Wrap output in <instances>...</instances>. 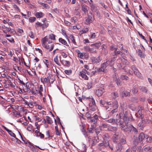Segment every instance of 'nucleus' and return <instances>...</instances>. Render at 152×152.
Returning a JSON list of instances; mask_svg holds the SVG:
<instances>
[{
    "mask_svg": "<svg viewBox=\"0 0 152 152\" xmlns=\"http://www.w3.org/2000/svg\"><path fill=\"white\" fill-rule=\"evenodd\" d=\"M87 99L90 102L89 103V110L92 111L96 110L97 108L95 104V100L92 96H91V97H87Z\"/></svg>",
    "mask_w": 152,
    "mask_h": 152,
    "instance_id": "f257e3e1",
    "label": "nucleus"
},
{
    "mask_svg": "<svg viewBox=\"0 0 152 152\" xmlns=\"http://www.w3.org/2000/svg\"><path fill=\"white\" fill-rule=\"evenodd\" d=\"M46 37H44L41 39V42L43 47L46 48L47 49H49V51H50L53 49L54 45L53 44L51 45V48H50V46L47 45L46 44V41H48L47 38Z\"/></svg>",
    "mask_w": 152,
    "mask_h": 152,
    "instance_id": "f03ea898",
    "label": "nucleus"
},
{
    "mask_svg": "<svg viewBox=\"0 0 152 152\" xmlns=\"http://www.w3.org/2000/svg\"><path fill=\"white\" fill-rule=\"evenodd\" d=\"M109 145L108 142L107 141H103L101 143H99L97 146L98 150L102 151L103 150L105 149Z\"/></svg>",
    "mask_w": 152,
    "mask_h": 152,
    "instance_id": "7ed1b4c3",
    "label": "nucleus"
},
{
    "mask_svg": "<svg viewBox=\"0 0 152 152\" xmlns=\"http://www.w3.org/2000/svg\"><path fill=\"white\" fill-rule=\"evenodd\" d=\"M117 56L115 55H113V57L111 58H110L108 56L107 57V61L106 62L107 65L110 66H113L114 64V61L116 58Z\"/></svg>",
    "mask_w": 152,
    "mask_h": 152,
    "instance_id": "20e7f679",
    "label": "nucleus"
},
{
    "mask_svg": "<svg viewBox=\"0 0 152 152\" xmlns=\"http://www.w3.org/2000/svg\"><path fill=\"white\" fill-rule=\"evenodd\" d=\"M108 66L107 64V63L104 62L101 64V67L100 68H98V72H103L104 73H106L107 72V68Z\"/></svg>",
    "mask_w": 152,
    "mask_h": 152,
    "instance_id": "39448f33",
    "label": "nucleus"
},
{
    "mask_svg": "<svg viewBox=\"0 0 152 152\" xmlns=\"http://www.w3.org/2000/svg\"><path fill=\"white\" fill-rule=\"evenodd\" d=\"M94 15H92L91 13H90L89 14H88V16L85 21V23L87 25L90 24L94 20Z\"/></svg>",
    "mask_w": 152,
    "mask_h": 152,
    "instance_id": "423d86ee",
    "label": "nucleus"
},
{
    "mask_svg": "<svg viewBox=\"0 0 152 152\" xmlns=\"http://www.w3.org/2000/svg\"><path fill=\"white\" fill-rule=\"evenodd\" d=\"M98 118V116L95 114L93 117H91L89 119L90 122L92 123L91 125L92 126L93 128H95L96 127Z\"/></svg>",
    "mask_w": 152,
    "mask_h": 152,
    "instance_id": "0eeeda50",
    "label": "nucleus"
},
{
    "mask_svg": "<svg viewBox=\"0 0 152 152\" xmlns=\"http://www.w3.org/2000/svg\"><path fill=\"white\" fill-rule=\"evenodd\" d=\"M89 74L90 73L88 72L85 69H83L82 71L80 72L79 75L84 80H88V77L86 75V74L89 75Z\"/></svg>",
    "mask_w": 152,
    "mask_h": 152,
    "instance_id": "6e6552de",
    "label": "nucleus"
},
{
    "mask_svg": "<svg viewBox=\"0 0 152 152\" xmlns=\"http://www.w3.org/2000/svg\"><path fill=\"white\" fill-rule=\"evenodd\" d=\"M127 132H131L134 133V134H137L138 133V130L133 126L130 125L127 126Z\"/></svg>",
    "mask_w": 152,
    "mask_h": 152,
    "instance_id": "1a4fd4ad",
    "label": "nucleus"
},
{
    "mask_svg": "<svg viewBox=\"0 0 152 152\" xmlns=\"http://www.w3.org/2000/svg\"><path fill=\"white\" fill-rule=\"evenodd\" d=\"M131 69L133 71L134 73L137 77L139 78H142V75L140 73L135 65H132L131 67Z\"/></svg>",
    "mask_w": 152,
    "mask_h": 152,
    "instance_id": "9d476101",
    "label": "nucleus"
},
{
    "mask_svg": "<svg viewBox=\"0 0 152 152\" xmlns=\"http://www.w3.org/2000/svg\"><path fill=\"white\" fill-rule=\"evenodd\" d=\"M52 77V75L48 74L47 77H45L43 80L42 78H40L41 82L43 84L48 83L49 82V79L51 78L50 77Z\"/></svg>",
    "mask_w": 152,
    "mask_h": 152,
    "instance_id": "9b49d317",
    "label": "nucleus"
},
{
    "mask_svg": "<svg viewBox=\"0 0 152 152\" xmlns=\"http://www.w3.org/2000/svg\"><path fill=\"white\" fill-rule=\"evenodd\" d=\"M91 62L94 64L99 63L101 61L99 56L97 57H92L91 58Z\"/></svg>",
    "mask_w": 152,
    "mask_h": 152,
    "instance_id": "f8f14e48",
    "label": "nucleus"
},
{
    "mask_svg": "<svg viewBox=\"0 0 152 152\" xmlns=\"http://www.w3.org/2000/svg\"><path fill=\"white\" fill-rule=\"evenodd\" d=\"M104 91V88H99L96 90L95 93L98 96H101L103 94Z\"/></svg>",
    "mask_w": 152,
    "mask_h": 152,
    "instance_id": "ddd939ff",
    "label": "nucleus"
},
{
    "mask_svg": "<svg viewBox=\"0 0 152 152\" xmlns=\"http://www.w3.org/2000/svg\"><path fill=\"white\" fill-rule=\"evenodd\" d=\"M2 127L5 129V130L12 137H13L15 138L17 140L18 139L16 137V135L15 134L12 132L11 130H9L5 126H2Z\"/></svg>",
    "mask_w": 152,
    "mask_h": 152,
    "instance_id": "4468645a",
    "label": "nucleus"
},
{
    "mask_svg": "<svg viewBox=\"0 0 152 152\" xmlns=\"http://www.w3.org/2000/svg\"><path fill=\"white\" fill-rule=\"evenodd\" d=\"M123 148V146L121 143H118L116 146V152H121Z\"/></svg>",
    "mask_w": 152,
    "mask_h": 152,
    "instance_id": "2eb2a0df",
    "label": "nucleus"
},
{
    "mask_svg": "<svg viewBox=\"0 0 152 152\" xmlns=\"http://www.w3.org/2000/svg\"><path fill=\"white\" fill-rule=\"evenodd\" d=\"M120 138L118 134H115L113 137L112 140L113 142L117 143L118 142V140Z\"/></svg>",
    "mask_w": 152,
    "mask_h": 152,
    "instance_id": "dca6fc26",
    "label": "nucleus"
},
{
    "mask_svg": "<svg viewBox=\"0 0 152 152\" xmlns=\"http://www.w3.org/2000/svg\"><path fill=\"white\" fill-rule=\"evenodd\" d=\"M119 115L120 118L118 119H116V121L115 124L117 125H118L119 126H120L121 125H122V124L124 123L123 121H121V114H120Z\"/></svg>",
    "mask_w": 152,
    "mask_h": 152,
    "instance_id": "f3484780",
    "label": "nucleus"
},
{
    "mask_svg": "<svg viewBox=\"0 0 152 152\" xmlns=\"http://www.w3.org/2000/svg\"><path fill=\"white\" fill-rule=\"evenodd\" d=\"M139 88L141 91L143 93H148V90L146 87L140 86L139 87Z\"/></svg>",
    "mask_w": 152,
    "mask_h": 152,
    "instance_id": "a211bd4d",
    "label": "nucleus"
},
{
    "mask_svg": "<svg viewBox=\"0 0 152 152\" xmlns=\"http://www.w3.org/2000/svg\"><path fill=\"white\" fill-rule=\"evenodd\" d=\"M107 130L113 132H115L117 130V128L116 127L110 126H108Z\"/></svg>",
    "mask_w": 152,
    "mask_h": 152,
    "instance_id": "6ab92c4d",
    "label": "nucleus"
},
{
    "mask_svg": "<svg viewBox=\"0 0 152 152\" xmlns=\"http://www.w3.org/2000/svg\"><path fill=\"white\" fill-rule=\"evenodd\" d=\"M145 137V136L143 132H141L140 133L138 136V139L139 140H140V141L141 142L144 139Z\"/></svg>",
    "mask_w": 152,
    "mask_h": 152,
    "instance_id": "aec40b11",
    "label": "nucleus"
},
{
    "mask_svg": "<svg viewBox=\"0 0 152 152\" xmlns=\"http://www.w3.org/2000/svg\"><path fill=\"white\" fill-rule=\"evenodd\" d=\"M58 58V55H57L54 59V61L55 63L59 66H61V63L59 62Z\"/></svg>",
    "mask_w": 152,
    "mask_h": 152,
    "instance_id": "412c9836",
    "label": "nucleus"
},
{
    "mask_svg": "<svg viewBox=\"0 0 152 152\" xmlns=\"http://www.w3.org/2000/svg\"><path fill=\"white\" fill-rule=\"evenodd\" d=\"M101 45V43L100 42H99L91 44V46L92 47H94L96 49H97L99 48Z\"/></svg>",
    "mask_w": 152,
    "mask_h": 152,
    "instance_id": "4be33fe9",
    "label": "nucleus"
},
{
    "mask_svg": "<svg viewBox=\"0 0 152 152\" xmlns=\"http://www.w3.org/2000/svg\"><path fill=\"white\" fill-rule=\"evenodd\" d=\"M44 15V14L42 12H37L35 14V16L37 18H40L42 17Z\"/></svg>",
    "mask_w": 152,
    "mask_h": 152,
    "instance_id": "5701e85b",
    "label": "nucleus"
},
{
    "mask_svg": "<svg viewBox=\"0 0 152 152\" xmlns=\"http://www.w3.org/2000/svg\"><path fill=\"white\" fill-rule=\"evenodd\" d=\"M116 121V119L113 118L106 120V122L112 123L113 124H115Z\"/></svg>",
    "mask_w": 152,
    "mask_h": 152,
    "instance_id": "b1692460",
    "label": "nucleus"
},
{
    "mask_svg": "<svg viewBox=\"0 0 152 152\" xmlns=\"http://www.w3.org/2000/svg\"><path fill=\"white\" fill-rule=\"evenodd\" d=\"M124 61H125V59L122 58H120L118 59L117 62L118 64H120L121 66H122V64H123V62ZM121 67H122V66H121Z\"/></svg>",
    "mask_w": 152,
    "mask_h": 152,
    "instance_id": "393cba45",
    "label": "nucleus"
},
{
    "mask_svg": "<svg viewBox=\"0 0 152 152\" xmlns=\"http://www.w3.org/2000/svg\"><path fill=\"white\" fill-rule=\"evenodd\" d=\"M59 42L61 43L62 44L65 45L66 46H69V45L67 43L65 40L63 39L62 38H60L59 39Z\"/></svg>",
    "mask_w": 152,
    "mask_h": 152,
    "instance_id": "a878e982",
    "label": "nucleus"
},
{
    "mask_svg": "<svg viewBox=\"0 0 152 152\" xmlns=\"http://www.w3.org/2000/svg\"><path fill=\"white\" fill-rule=\"evenodd\" d=\"M123 118V120L124 121L125 123V125H126V124L128 123V122L129 121V118L125 114H124Z\"/></svg>",
    "mask_w": 152,
    "mask_h": 152,
    "instance_id": "bb28decb",
    "label": "nucleus"
},
{
    "mask_svg": "<svg viewBox=\"0 0 152 152\" xmlns=\"http://www.w3.org/2000/svg\"><path fill=\"white\" fill-rule=\"evenodd\" d=\"M38 2L43 7V8H45L46 9H48L50 7L49 5L47 4H45L38 1Z\"/></svg>",
    "mask_w": 152,
    "mask_h": 152,
    "instance_id": "cd10ccee",
    "label": "nucleus"
},
{
    "mask_svg": "<svg viewBox=\"0 0 152 152\" xmlns=\"http://www.w3.org/2000/svg\"><path fill=\"white\" fill-rule=\"evenodd\" d=\"M139 140L138 139L137 137H136L134 138L133 141V144L135 146H137L138 145L139 143L141 142L140 141V140Z\"/></svg>",
    "mask_w": 152,
    "mask_h": 152,
    "instance_id": "c85d7f7f",
    "label": "nucleus"
},
{
    "mask_svg": "<svg viewBox=\"0 0 152 152\" xmlns=\"http://www.w3.org/2000/svg\"><path fill=\"white\" fill-rule=\"evenodd\" d=\"M127 125H125V123H124L122 124V125H121L120 126L121 129L123 130L124 131L127 132L126 130L127 129Z\"/></svg>",
    "mask_w": 152,
    "mask_h": 152,
    "instance_id": "c756f323",
    "label": "nucleus"
},
{
    "mask_svg": "<svg viewBox=\"0 0 152 152\" xmlns=\"http://www.w3.org/2000/svg\"><path fill=\"white\" fill-rule=\"evenodd\" d=\"M87 7V6L85 5H82L81 6L82 10L85 14H86V12H88Z\"/></svg>",
    "mask_w": 152,
    "mask_h": 152,
    "instance_id": "7c9ffc66",
    "label": "nucleus"
},
{
    "mask_svg": "<svg viewBox=\"0 0 152 152\" xmlns=\"http://www.w3.org/2000/svg\"><path fill=\"white\" fill-rule=\"evenodd\" d=\"M122 145L125 144L126 143V138L125 137H122L120 140V142Z\"/></svg>",
    "mask_w": 152,
    "mask_h": 152,
    "instance_id": "2f4dec72",
    "label": "nucleus"
},
{
    "mask_svg": "<svg viewBox=\"0 0 152 152\" xmlns=\"http://www.w3.org/2000/svg\"><path fill=\"white\" fill-rule=\"evenodd\" d=\"M69 38L72 42H73L75 45H76V42L75 41V37H74L73 35H71Z\"/></svg>",
    "mask_w": 152,
    "mask_h": 152,
    "instance_id": "473e14b6",
    "label": "nucleus"
},
{
    "mask_svg": "<svg viewBox=\"0 0 152 152\" xmlns=\"http://www.w3.org/2000/svg\"><path fill=\"white\" fill-rule=\"evenodd\" d=\"M137 117H141V118L142 119V111L140 110H139L137 113L135 114Z\"/></svg>",
    "mask_w": 152,
    "mask_h": 152,
    "instance_id": "72a5a7b5",
    "label": "nucleus"
},
{
    "mask_svg": "<svg viewBox=\"0 0 152 152\" xmlns=\"http://www.w3.org/2000/svg\"><path fill=\"white\" fill-rule=\"evenodd\" d=\"M116 83L118 86H121L122 85L121 81L118 78H116V80H115Z\"/></svg>",
    "mask_w": 152,
    "mask_h": 152,
    "instance_id": "f704fd0d",
    "label": "nucleus"
},
{
    "mask_svg": "<svg viewBox=\"0 0 152 152\" xmlns=\"http://www.w3.org/2000/svg\"><path fill=\"white\" fill-rule=\"evenodd\" d=\"M48 37L49 39L52 40H56V36L53 34H51L49 35Z\"/></svg>",
    "mask_w": 152,
    "mask_h": 152,
    "instance_id": "c9c22d12",
    "label": "nucleus"
},
{
    "mask_svg": "<svg viewBox=\"0 0 152 152\" xmlns=\"http://www.w3.org/2000/svg\"><path fill=\"white\" fill-rule=\"evenodd\" d=\"M86 146L85 145H83L82 147L80 148V149H79L80 151V152H86Z\"/></svg>",
    "mask_w": 152,
    "mask_h": 152,
    "instance_id": "e433bc0d",
    "label": "nucleus"
},
{
    "mask_svg": "<svg viewBox=\"0 0 152 152\" xmlns=\"http://www.w3.org/2000/svg\"><path fill=\"white\" fill-rule=\"evenodd\" d=\"M61 64L64 65H69L70 63L69 61L64 60L62 61Z\"/></svg>",
    "mask_w": 152,
    "mask_h": 152,
    "instance_id": "4c0bfd02",
    "label": "nucleus"
},
{
    "mask_svg": "<svg viewBox=\"0 0 152 152\" xmlns=\"http://www.w3.org/2000/svg\"><path fill=\"white\" fill-rule=\"evenodd\" d=\"M123 96H130V93L129 92L127 91H124L123 94Z\"/></svg>",
    "mask_w": 152,
    "mask_h": 152,
    "instance_id": "58836bf2",
    "label": "nucleus"
},
{
    "mask_svg": "<svg viewBox=\"0 0 152 152\" xmlns=\"http://www.w3.org/2000/svg\"><path fill=\"white\" fill-rule=\"evenodd\" d=\"M138 126L139 127H141L140 129L141 130H142L144 127L145 126V125L144 124V122L142 121L141 122L139 123L138 124Z\"/></svg>",
    "mask_w": 152,
    "mask_h": 152,
    "instance_id": "ea45409f",
    "label": "nucleus"
},
{
    "mask_svg": "<svg viewBox=\"0 0 152 152\" xmlns=\"http://www.w3.org/2000/svg\"><path fill=\"white\" fill-rule=\"evenodd\" d=\"M46 119L47 121V123L48 124H51L53 123V121L51 119L50 117L48 116L46 117Z\"/></svg>",
    "mask_w": 152,
    "mask_h": 152,
    "instance_id": "a19ab883",
    "label": "nucleus"
},
{
    "mask_svg": "<svg viewBox=\"0 0 152 152\" xmlns=\"http://www.w3.org/2000/svg\"><path fill=\"white\" fill-rule=\"evenodd\" d=\"M108 127L107 124H102L101 126H100L101 129H104L105 130H107V128Z\"/></svg>",
    "mask_w": 152,
    "mask_h": 152,
    "instance_id": "79ce46f5",
    "label": "nucleus"
},
{
    "mask_svg": "<svg viewBox=\"0 0 152 152\" xmlns=\"http://www.w3.org/2000/svg\"><path fill=\"white\" fill-rule=\"evenodd\" d=\"M137 53L138 55L141 57H144V54L142 53V52L141 50L139 49L138 50Z\"/></svg>",
    "mask_w": 152,
    "mask_h": 152,
    "instance_id": "37998d69",
    "label": "nucleus"
},
{
    "mask_svg": "<svg viewBox=\"0 0 152 152\" xmlns=\"http://www.w3.org/2000/svg\"><path fill=\"white\" fill-rule=\"evenodd\" d=\"M121 78L123 80H127L129 79V77L126 75H122L121 76Z\"/></svg>",
    "mask_w": 152,
    "mask_h": 152,
    "instance_id": "c03bdc74",
    "label": "nucleus"
},
{
    "mask_svg": "<svg viewBox=\"0 0 152 152\" xmlns=\"http://www.w3.org/2000/svg\"><path fill=\"white\" fill-rule=\"evenodd\" d=\"M152 148H150L149 146L145 147L144 149L145 152H151L150 150H151Z\"/></svg>",
    "mask_w": 152,
    "mask_h": 152,
    "instance_id": "a18cd8bd",
    "label": "nucleus"
},
{
    "mask_svg": "<svg viewBox=\"0 0 152 152\" xmlns=\"http://www.w3.org/2000/svg\"><path fill=\"white\" fill-rule=\"evenodd\" d=\"M123 69L124 70L125 72L126 73H128V72H129V73L130 74H131L132 73H131L130 70V69H129V68L126 66H125L124 68Z\"/></svg>",
    "mask_w": 152,
    "mask_h": 152,
    "instance_id": "49530a36",
    "label": "nucleus"
},
{
    "mask_svg": "<svg viewBox=\"0 0 152 152\" xmlns=\"http://www.w3.org/2000/svg\"><path fill=\"white\" fill-rule=\"evenodd\" d=\"M108 53V50L106 49H102L101 51V53L105 55H106Z\"/></svg>",
    "mask_w": 152,
    "mask_h": 152,
    "instance_id": "de8ad7c7",
    "label": "nucleus"
},
{
    "mask_svg": "<svg viewBox=\"0 0 152 152\" xmlns=\"http://www.w3.org/2000/svg\"><path fill=\"white\" fill-rule=\"evenodd\" d=\"M113 104V108L114 109H117V108L118 107L117 102H115Z\"/></svg>",
    "mask_w": 152,
    "mask_h": 152,
    "instance_id": "09e8293b",
    "label": "nucleus"
},
{
    "mask_svg": "<svg viewBox=\"0 0 152 152\" xmlns=\"http://www.w3.org/2000/svg\"><path fill=\"white\" fill-rule=\"evenodd\" d=\"M36 20V18L35 17H30L29 18V21L31 23H33Z\"/></svg>",
    "mask_w": 152,
    "mask_h": 152,
    "instance_id": "8fccbe9b",
    "label": "nucleus"
},
{
    "mask_svg": "<svg viewBox=\"0 0 152 152\" xmlns=\"http://www.w3.org/2000/svg\"><path fill=\"white\" fill-rule=\"evenodd\" d=\"M132 92L134 94H135L137 93L138 92V89L137 88L135 87H135H134L132 89Z\"/></svg>",
    "mask_w": 152,
    "mask_h": 152,
    "instance_id": "3c124183",
    "label": "nucleus"
},
{
    "mask_svg": "<svg viewBox=\"0 0 152 152\" xmlns=\"http://www.w3.org/2000/svg\"><path fill=\"white\" fill-rule=\"evenodd\" d=\"M115 50L114 51V53L115 54L114 55H115V56H116L117 54H121L122 52L121 51H117V48H115Z\"/></svg>",
    "mask_w": 152,
    "mask_h": 152,
    "instance_id": "603ef678",
    "label": "nucleus"
},
{
    "mask_svg": "<svg viewBox=\"0 0 152 152\" xmlns=\"http://www.w3.org/2000/svg\"><path fill=\"white\" fill-rule=\"evenodd\" d=\"M98 68L97 67H95V71H92L91 72V74L92 75H94L97 72H98L97 70H98Z\"/></svg>",
    "mask_w": 152,
    "mask_h": 152,
    "instance_id": "864d4df0",
    "label": "nucleus"
},
{
    "mask_svg": "<svg viewBox=\"0 0 152 152\" xmlns=\"http://www.w3.org/2000/svg\"><path fill=\"white\" fill-rule=\"evenodd\" d=\"M72 70H65L64 71L65 73L67 75H69L71 74L72 73Z\"/></svg>",
    "mask_w": 152,
    "mask_h": 152,
    "instance_id": "5fc2aeb1",
    "label": "nucleus"
},
{
    "mask_svg": "<svg viewBox=\"0 0 152 152\" xmlns=\"http://www.w3.org/2000/svg\"><path fill=\"white\" fill-rule=\"evenodd\" d=\"M78 56L79 57L81 58H83V53L81 52H79L77 54Z\"/></svg>",
    "mask_w": 152,
    "mask_h": 152,
    "instance_id": "6e6d98bb",
    "label": "nucleus"
},
{
    "mask_svg": "<svg viewBox=\"0 0 152 152\" xmlns=\"http://www.w3.org/2000/svg\"><path fill=\"white\" fill-rule=\"evenodd\" d=\"M96 49L94 47L90 48V52L91 53H96Z\"/></svg>",
    "mask_w": 152,
    "mask_h": 152,
    "instance_id": "4d7b16f0",
    "label": "nucleus"
},
{
    "mask_svg": "<svg viewBox=\"0 0 152 152\" xmlns=\"http://www.w3.org/2000/svg\"><path fill=\"white\" fill-rule=\"evenodd\" d=\"M51 78L49 79V83H53V82L55 80L54 78L53 77V75H52V77H50Z\"/></svg>",
    "mask_w": 152,
    "mask_h": 152,
    "instance_id": "13d9d810",
    "label": "nucleus"
},
{
    "mask_svg": "<svg viewBox=\"0 0 152 152\" xmlns=\"http://www.w3.org/2000/svg\"><path fill=\"white\" fill-rule=\"evenodd\" d=\"M89 58V55L88 53H83V58L86 59H87Z\"/></svg>",
    "mask_w": 152,
    "mask_h": 152,
    "instance_id": "bf43d9fd",
    "label": "nucleus"
},
{
    "mask_svg": "<svg viewBox=\"0 0 152 152\" xmlns=\"http://www.w3.org/2000/svg\"><path fill=\"white\" fill-rule=\"evenodd\" d=\"M88 27H86L83 29L82 31V33H86L88 30Z\"/></svg>",
    "mask_w": 152,
    "mask_h": 152,
    "instance_id": "052dcab7",
    "label": "nucleus"
},
{
    "mask_svg": "<svg viewBox=\"0 0 152 152\" xmlns=\"http://www.w3.org/2000/svg\"><path fill=\"white\" fill-rule=\"evenodd\" d=\"M95 128H93L92 126L91 125V127L89 128H88V132L90 133H93L92 130L93 129H94Z\"/></svg>",
    "mask_w": 152,
    "mask_h": 152,
    "instance_id": "680f3d73",
    "label": "nucleus"
},
{
    "mask_svg": "<svg viewBox=\"0 0 152 152\" xmlns=\"http://www.w3.org/2000/svg\"><path fill=\"white\" fill-rule=\"evenodd\" d=\"M84 50L88 52H90V48L88 46H86L84 47Z\"/></svg>",
    "mask_w": 152,
    "mask_h": 152,
    "instance_id": "e2e57ef3",
    "label": "nucleus"
},
{
    "mask_svg": "<svg viewBox=\"0 0 152 152\" xmlns=\"http://www.w3.org/2000/svg\"><path fill=\"white\" fill-rule=\"evenodd\" d=\"M26 144L28 147H31V146L33 144L31 143L30 142H25Z\"/></svg>",
    "mask_w": 152,
    "mask_h": 152,
    "instance_id": "0e129e2a",
    "label": "nucleus"
},
{
    "mask_svg": "<svg viewBox=\"0 0 152 152\" xmlns=\"http://www.w3.org/2000/svg\"><path fill=\"white\" fill-rule=\"evenodd\" d=\"M29 37L31 38H34L33 33L32 31H31L29 33Z\"/></svg>",
    "mask_w": 152,
    "mask_h": 152,
    "instance_id": "69168bd1",
    "label": "nucleus"
},
{
    "mask_svg": "<svg viewBox=\"0 0 152 152\" xmlns=\"http://www.w3.org/2000/svg\"><path fill=\"white\" fill-rule=\"evenodd\" d=\"M100 4L104 8L107 9V6L106 5H105L104 3L102 2H100Z\"/></svg>",
    "mask_w": 152,
    "mask_h": 152,
    "instance_id": "338daca9",
    "label": "nucleus"
},
{
    "mask_svg": "<svg viewBox=\"0 0 152 152\" xmlns=\"http://www.w3.org/2000/svg\"><path fill=\"white\" fill-rule=\"evenodd\" d=\"M77 18L75 17H72L71 18V21L72 22H74V23L75 22L77 21Z\"/></svg>",
    "mask_w": 152,
    "mask_h": 152,
    "instance_id": "774afa93",
    "label": "nucleus"
}]
</instances>
